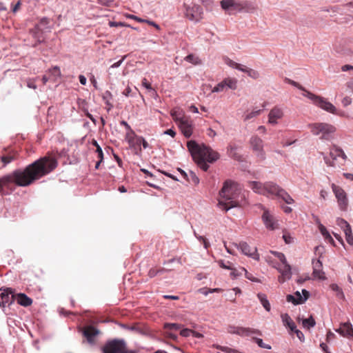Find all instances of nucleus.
<instances>
[{"mask_svg": "<svg viewBox=\"0 0 353 353\" xmlns=\"http://www.w3.org/2000/svg\"><path fill=\"white\" fill-rule=\"evenodd\" d=\"M226 63H227L229 66H230V67H232V68H236V69L237 65H238V64H239L238 63H236V62H234V61L230 60V59H228V60L226 61Z\"/></svg>", "mask_w": 353, "mask_h": 353, "instance_id": "338daca9", "label": "nucleus"}, {"mask_svg": "<svg viewBox=\"0 0 353 353\" xmlns=\"http://www.w3.org/2000/svg\"><path fill=\"white\" fill-rule=\"evenodd\" d=\"M313 273L312 276L315 279L323 280L325 279V273L322 271V263L320 260H314L312 261Z\"/></svg>", "mask_w": 353, "mask_h": 353, "instance_id": "aec40b11", "label": "nucleus"}, {"mask_svg": "<svg viewBox=\"0 0 353 353\" xmlns=\"http://www.w3.org/2000/svg\"><path fill=\"white\" fill-rule=\"evenodd\" d=\"M99 333V331L92 325L85 327L83 330V336L90 343H92L94 342V337L98 335Z\"/></svg>", "mask_w": 353, "mask_h": 353, "instance_id": "6ab92c4d", "label": "nucleus"}, {"mask_svg": "<svg viewBox=\"0 0 353 353\" xmlns=\"http://www.w3.org/2000/svg\"><path fill=\"white\" fill-rule=\"evenodd\" d=\"M278 190L274 191L272 193V195H276L280 198H281L286 203L292 204L294 203V199L290 196V195L286 192L283 189L280 188L277 185Z\"/></svg>", "mask_w": 353, "mask_h": 353, "instance_id": "393cba45", "label": "nucleus"}, {"mask_svg": "<svg viewBox=\"0 0 353 353\" xmlns=\"http://www.w3.org/2000/svg\"><path fill=\"white\" fill-rule=\"evenodd\" d=\"M261 112H262L261 110H253L251 112L248 113L245 116L244 120L245 121L250 120V119H252V118L259 115L261 113Z\"/></svg>", "mask_w": 353, "mask_h": 353, "instance_id": "79ce46f5", "label": "nucleus"}, {"mask_svg": "<svg viewBox=\"0 0 353 353\" xmlns=\"http://www.w3.org/2000/svg\"><path fill=\"white\" fill-rule=\"evenodd\" d=\"M332 189L337 199L339 208L343 211H346L348 207V199L345 192L334 183L332 184Z\"/></svg>", "mask_w": 353, "mask_h": 353, "instance_id": "9b49d317", "label": "nucleus"}, {"mask_svg": "<svg viewBox=\"0 0 353 353\" xmlns=\"http://www.w3.org/2000/svg\"><path fill=\"white\" fill-rule=\"evenodd\" d=\"M180 327H181L180 325L177 324V323H165L164 325V328L168 330H178L180 329Z\"/></svg>", "mask_w": 353, "mask_h": 353, "instance_id": "de8ad7c7", "label": "nucleus"}, {"mask_svg": "<svg viewBox=\"0 0 353 353\" xmlns=\"http://www.w3.org/2000/svg\"><path fill=\"white\" fill-rule=\"evenodd\" d=\"M136 137V134L133 130H128L125 134V140L128 142L129 145L132 146L134 144V139Z\"/></svg>", "mask_w": 353, "mask_h": 353, "instance_id": "473e14b6", "label": "nucleus"}, {"mask_svg": "<svg viewBox=\"0 0 353 353\" xmlns=\"http://www.w3.org/2000/svg\"><path fill=\"white\" fill-rule=\"evenodd\" d=\"M202 9L199 6H194L191 9H188L186 12L187 17L192 21H199L202 19Z\"/></svg>", "mask_w": 353, "mask_h": 353, "instance_id": "412c9836", "label": "nucleus"}, {"mask_svg": "<svg viewBox=\"0 0 353 353\" xmlns=\"http://www.w3.org/2000/svg\"><path fill=\"white\" fill-rule=\"evenodd\" d=\"M233 245L246 256L252 258L254 260L259 261V254L257 252L256 248H251L246 242L241 241L239 243H234Z\"/></svg>", "mask_w": 353, "mask_h": 353, "instance_id": "ddd939ff", "label": "nucleus"}, {"mask_svg": "<svg viewBox=\"0 0 353 353\" xmlns=\"http://www.w3.org/2000/svg\"><path fill=\"white\" fill-rule=\"evenodd\" d=\"M295 334H296V336L298 337V339L301 341H304L305 336H304L303 333L301 331H300L299 330H296Z\"/></svg>", "mask_w": 353, "mask_h": 353, "instance_id": "e2e57ef3", "label": "nucleus"}, {"mask_svg": "<svg viewBox=\"0 0 353 353\" xmlns=\"http://www.w3.org/2000/svg\"><path fill=\"white\" fill-rule=\"evenodd\" d=\"M196 238L202 242V243L203 244V246L205 249H208L210 246V243L208 242V239L204 237V236H196Z\"/></svg>", "mask_w": 353, "mask_h": 353, "instance_id": "603ef678", "label": "nucleus"}, {"mask_svg": "<svg viewBox=\"0 0 353 353\" xmlns=\"http://www.w3.org/2000/svg\"><path fill=\"white\" fill-rule=\"evenodd\" d=\"M243 10L248 12H252L256 10L255 6L248 1H242Z\"/></svg>", "mask_w": 353, "mask_h": 353, "instance_id": "c9c22d12", "label": "nucleus"}, {"mask_svg": "<svg viewBox=\"0 0 353 353\" xmlns=\"http://www.w3.org/2000/svg\"><path fill=\"white\" fill-rule=\"evenodd\" d=\"M311 132L314 135L321 134V139H330L336 131V128L325 123H317L310 125Z\"/></svg>", "mask_w": 353, "mask_h": 353, "instance_id": "0eeeda50", "label": "nucleus"}, {"mask_svg": "<svg viewBox=\"0 0 353 353\" xmlns=\"http://www.w3.org/2000/svg\"><path fill=\"white\" fill-rule=\"evenodd\" d=\"M351 103H352V99L350 97H345L342 100V104L345 107L350 105Z\"/></svg>", "mask_w": 353, "mask_h": 353, "instance_id": "052dcab7", "label": "nucleus"}, {"mask_svg": "<svg viewBox=\"0 0 353 353\" xmlns=\"http://www.w3.org/2000/svg\"><path fill=\"white\" fill-rule=\"evenodd\" d=\"M247 74L249 77L251 78H253L254 79H258L260 77L259 72L254 69L248 68V70L247 71Z\"/></svg>", "mask_w": 353, "mask_h": 353, "instance_id": "49530a36", "label": "nucleus"}, {"mask_svg": "<svg viewBox=\"0 0 353 353\" xmlns=\"http://www.w3.org/2000/svg\"><path fill=\"white\" fill-rule=\"evenodd\" d=\"M227 331L230 334H235L241 336H248L252 334L261 335V332L259 330L234 325L228 326V327L227 328Z\"/></svg>", "mask_w": 353, "mask_h": 353, "instance_id": "f8f14e48", "label": "nucleus"}, {"mask_svg": "<svg viewBox=\"0 0 353 353\" xmlns=\"http://www.w3.org/2000/svg\"><path fill=\"white\" fill-rule=\"evenodd\" d=\"M49 72L54 77H60L61 71L58 66H54L49 70Z\"/></svg>", "mask_w": 353, "mask_h": 353, "instance_id": "864d4df0", "label": "nucleus"}, {"mask_svg": "<svg viewBox=\"0 0 353 353\" xmlns=\"http://www.w3.org/2000/svg\"><path fill=\"white\" fill-rule=\"evenodd\" d=\"M142 85L145 87L148 90H154V89L152 88L151 84L148 81V80L144 78L141 81Z\"/></svg>", "mask_w": 353, "mask_h": 353, "instance_id": "6e6d98bb", "label": "nucleus"}, {"mask_svg": "<svg viewBox=\"0 0 353 353\" xmlns=\"http://www.w3.org/2000/svg\"><path fill=\"white\" fill-rule=\"evenodd\" d=\"M321 154L323 156V159L325 164L330 167L341 166L344 165L347 156L344 152L339 148L333 146L330 150V157L332 160L327 156L324 155L322 152Z\"/></svg>", "mask_w": 353, "mask_h": 353, "instance_id": "423d86ee", "label": "nucleus"}, {"mask_svg": "<svg viewBox=\"0 0 353 353\" xmlns=\"http://www.w3.org/2000/svg\"><path fill=\"white\" fill-rule=\"evenodd\" d=\"M183 135L188 138L192 134V122L189 117L183 119L178 124Z\"/></svg>", "mask_w": 353, "mask_h": 353, "instance_id": "f3484780", "label": "nucleus"}, {"mask_svg": "<svg viewBox=\"0 0 353 353\" xmlns=\"http://www.w3.org/2000/svg\"><path fill=\"white\" fill-rule=\"evenodd\" d=\"M284 113L281 108L274 106L269 112L268 123L271 125H276L278 121L283 117Z\"/></svg>", "mask_w": 353, "mask_h": 353, "instance_id": "dca6fc26", "label": "nucleus"}, {"mask_svg": "<svg viewBox=\"0 0 353 353\" xmlns=\"http://www.w3.org/2000/svg\"><path fill=\"white\" fill-rule=\"evenodd\" d=\"M310 276H309L308 275H301V276H299L297 280H296V283L298 285H302L305 283V281H309L310 280Z\"/></svg>", "mask_w": 353, "mask_h": 353, "instance_id": "09e8293b", "label": "nucleus"}, {"mask_svg": "<svg viewBox=\"0 0 353 353\" xmlns=\"http://www.w3.org/2000/svg\"><path fill=\"white\" fill-rule=\"evenodd\" d=\"M316 223L319 225V230L322 235H323L325 233H326V232H327L326 228L320 223L319 219H316Z\"/></svg>", "mask_w": 353, "mask_h": 353, "instance_id": "bf43d9fd", "label": "nucleus"}, {"mask_svg": "<svg viewBox=\"0 0 353 353\" xmlns=\"http://www.w3.org/2000/svg\"><path fill=\"white\" fill-rule=\"evenodd\" d=\"M278 190L274 191L272 193V195H276L280 198H281L286 203L292 204L294 203V199L290 196V195L286 192L283 189L280 188L277 185Z\"/></svg>", "mask_w": 353, "mask_h": 353, "instance_id": "b1692460", "label": "nucleus"}, {"mask_svg": "<svg viewBox=\"0 0 353 353\" xmlns=\"http://www.w3.org/2000/svg\"><path fill=\"white\" fill-rule=\"evenodd\" d=\"M250 145L252 152L260 160L265 159V152L263 149V141L257 135L252 136L250 139Z\"/></svg>", "mask_w": 353, "mask_h": 353, "instance_id": "1a4fd4ad", "label": "nucleus"}, {"mask_svg": "<svg viewBox=\"0 0 353 353\" xmlns=\"http://www.w3.org/2000/svg\"><path fill=\"white\" fill-rule=\"evenodd\" d=\"M252 339L253 341L256 343L257 345L261 348L268 349V350H270L272 348V347L270 345L264 343L261 339L256 338V337H252Z\"/></svg>", "mask_w": 353, "mask_h": 353, "instance_id": "58836bf2", "label": "nucleus"}, {"mask_svg": "<svg viewBox=\"0 0 353 353\" xmlns=\"http://www.w3.org/2000/svg\"><path fill=\"white\" fill-rule=\"evenodd\" d=\"M281 318L283 325L285 326L286 327H288L290 325H293V323H294L290 316V315L287 313L281 314Z\"/></svg>", "mask_w": 353, "mask_h": 353, "instance_id": "2f4dec72", "label": "nucleus"}, {"mask_svg": "<svg viewBox=\"0 0 353 353\" xmlns=\"http://www.w3.org/2000/svg\"><path fill=\"white\" fill-rule=\"evenodd\" d=\"M336 332L343 336L353 337V328L350 323H341Z\"/></svg>", "mask_w": 353, "mask_h": 353, "instance_id": "5701e85b", "label": "nucleus"}, {"mask_svg": "<svg viewBox=\"0 0 353 353\" xmlns=\"http://www.w3.org/2000/svg\"><path fill=\"white\" fill-rule=\"evenodd\" d=\"M12 288H0V297L3 303H7L14 295L12 294Z\"/></svg>", "mask_w": 353, "mask_h": 353, "instance_id": "bb28decb", "label": "nucleus"}, {"mask_svg": "<svg viewBox=\"0 0 353 353\" xmlns=\"http://www.w3.org/2000/svg\"><path fill=\"white\" fill-rule=\"evenodd\" d=\"M221 291L220 288H209V290H207V288H200L198 290V293L207 296L209 293L220 292Z\"/></svg>", "mask_w": 353, "mask_h": 353, "instance_id": "e433bc0d", "label": "nucleus"}, {"mask_svg": "<svg viewBox=\"0 0 353 353\" xmlns=\"http://www.w3.org/2000/svg\"><path fill=\"white\" fill-rule=\"evenodd\" d=\"M171 116L172 119L179 124L183 119H186L188 117L184 116L182 110L179 109H174L171 111Z\"/></svg>", "mask_w": 353, "mask_h": 353, "instance_id": "cd10ccee", "label": "nucleus"}, {"mask_svg": "<svg viewBox=\"0 0 353 353\" xmlns=\"http://www.w3.org/2000/svg\"><path fill=\"white\" fill-rule=\"evenodd\" d=\"M232 10L241 12L243 10L242 1L236 2L234 0V5L232 6Z\"/></svg>", "mask_w": 353, "mask_h": 353, "instance_id": "5fc2aeb1", "label": "nucleus"}, {"mask_svg": "<svg viewBox=\"0 0 353 353\" xmlns=\"http://www.w3.org/2000/svg\"><path fill=\"white\" fill-rule=\"evenodd\" d=\"M163 134H168V135H170L172 137H174L175 135H176V132L172 130V129H169V130H165Z\"/></svg>", "mask_w": 353, "mask_h": 353, "instance_id": "774afa93", "label": "nucleus"}, {"mask_svg": "<svg viewBox=\"0 0 353 353\" xmlns=\"http://www.w3.org/2000/svg\"><path fill=\"white\" fill-rule=\"evenodd\" d=\"M302 325L304 328L309 330L315 326L316 321L312 316H310L309 318L302 320Z\"/></svg>", "mask_w": 353, "mask_h": 353, "instance_id": "c85d7f7f", "label": "nucleus"}, {"mask_svg": "<svg viewBox=\"0 0 353 353\" xmlns=\"http://www.w3.org/2000/svg\"><path fill=\"white\" fill-rule=\"evenodd\" d=\"M285 81L303 91L305 92L303 95L310 99L314 105L319 106L327 112H331L332 114H337L336 112V108L334 105L330 102L327 101V99L321 96H318L310 92V91L305 90V88L303 87L300 83L292 79L285 78Z\"/></svg>", "mask_w": 353, "mask_h": 353, "instance_id": "20e7f679", "label": "nucleus"}, {"mask_svg": "<svg viewBox=\"0 0 353 353\" xmlns=\"http://www.w3.org/2000/svg\"><path fill=\"white\" fill-rule=\"evenodd\" d=\"M108 24L110 27H130V25L123 22L110 21Z\"/></svg>", "mask_w": 353, "mask_h": 353, "instance_id": "8fccbe9b", "label": "nucleus"}, {"mask_svg": "<svg viewBox=\"0 0 353 353\" xmlns=\"http://www.w3.org/2000/svg\"><path fill=\"white\" fill-rule=\"evenodd\" d=\"M57 161L50 156H45L26 166L18 169L0 178V194L6 195L15 189V186L26 187L44 176L57 166Z\"/></svg>", "mask_w": 353, "mask_h": 353, "instance_id": "f257e3e1", "label": "nucleus"}, {"mask_svg": "<svg viewBox=\"0 0 353 353\" xmlns=\"http://www.w3.org/2000/svg\"><path fill=\"white\" fill-rule=\"evenodd\" d=\"M14 297L17 303L23 307H28L32 303V299L23 293H18L14 295Z\"/></svg>", "mask_w": 353, "mask_h": 353, "instance_id": "a878e982", "label": "nucleus"}, {"mask_svg": "<svg viewBox=\"0 0 353 353\" xmlns=\"http://www.w3.org/2000/svg\"><path fill=\"white\" fill-rule=\"evenodd\" d=\"M310 296V293L305 289H303L302 294L297 291L293 294H288L286 296L288 302H291L294 305H299L303 303Z\"/></svg>", "mask_w": 353, "mask_h": 353, "instance_id": "4468645a", "label": "nucleus"}, {"mask_svg": "<svg viewBox=\"0 0 353 353\" xmlns=\"http://www.w3.org/2000/svg\"><path fill=\"white\" fill-rule=\"evenodd\" d=\"M185 60L190 63H193L194 65H197V64L201 63V60L199 59V57H197L192 54L185 57Z\"/></svg>", "mask_w": 353, "mask_h": 353, "instance_id": "4c0bfd02", "label": "nucleus"}, {"mask_svg": "<svg viewBox=\"0 0 353 353\" xmlns=\"http://www.w3.org/2000/svg\"><path fill=\"white\" fill-rule=\"evenodd\" d=\"M239 149V146L236 143L230 142L227 147V154L230 157L240 161L241 156L238 152Z\"/></svg>", "mask_w": 353, "mask_h": 353, "instance_id": "4be33fe9", "label": "nucleus"}, {"mask_svg": "<svg viewBox=\"0 0 353 353\" xmlns=\"http://www.w3.org/2000/svg\"><path fill=\"white\" fill-rule=\"evenodd\" d=\"M125 17L128 19H134L140 23L145 22V19H141L135 15H133V14H125Z\"/></svg>", "mask_w": 353, "mask_h": 353, "instance_id": "4d7b16f0", "label": "nucleus"}, {"mask_svg": "<svg viewBox=\"0 0 353 353\" xmlns=\"http://www.w3.org/2000/svg\"><path fill=\"white\" fill-rule=\"evenodd\" d=\"M187 147L193 160L203 171L206 172L209 168L207 162L213 163L219 159L217 152L204 144L200 145L195 141H188Z\"/></svg>", "mask_w": 353, "mask_h": 353, "instance_id": "f03ea898", "label": "nucleus"}, {"mask_svg": "<svg viewBox=\"0 0 353 353\" xmlns=\"http://www.w3.org/2000/svg\"><path fill=\"white\" fill-rule=\"evenodd\" d=\"M272 254H273L275 256L278 258V259L281 261V264H277L270 256H265V261L272 267L276 268L280 272L281 275L279 276V281L281 283H284L285 281L288 280L291 277V267L288 263L287 260L285 259V255L276 251H270Z\"/></svg>", "mask_w": 353, "mask_h": 353, "instance_id": "39448f33", "label": "nucleus"}, {"mask_svg": "<svg viewBox=\"0 0 353 353\" xmlns=\"http://www.w3.org/2000/svg\"><path fill=\"white\" fill-rule=\"evenodd\" d=\"M187 180L194 185H197L199 183V177L193 172H190V178H187Z\"/></svg>", "mask_w": 353, "mask_h": 353, "instance_id": "c03bdc74", "label": "nucleus"}, {"mask_svg": "<svg viewBox=\"0 0 353 353\" xmlns=\"http://www.w3.org/2000/svg\"><path fill=\"white\" fill-rule=\"evenodd\" d=\"M192 330L185 328V329L182 330L181 331L180 334L182 336L187 337V336L192 335Z\"/></svg>", "mask_w": 353, "mask_h": 353, "instance_id": "13d9d810", "label": "nucleus"}, {"mask_svg": "<svg viewBox=\"0 0 353 353\" xmlns=\"http://www.w3.org/2000/svg\"><path fill=\"white\" fill-rule=\"evenodd\" d=\"M137 140L139 141V142L142 143V145H143V148L145 149V148H147L148 147V143L145 140L144 138H143V137H138Z\"/></svg>", "mask_w": 353, "mask_h": 353, "instance_id": "0e129e2a", "label": "nucleus"}, {"mask_svg": "<svg viewBox=\"0 0 353 353\" xmlns=\"http://www.w3.org/2000/svg\"><path fill=\"white\" fill-rule=\"evenodd\" d=\"M221 5L222 8L224 10L232 9V6L234 5V0H222L221 1Z\"/></svg>", "mask_w": 353, "mask_h": 353, "instance_id": "ea45409f", "label": "nucleus"}, {"mask_svg": "<svg viewBox=\"0 0 353 353\" xmlns=\"http://www.w3.org/2000/svg\"><path fill=\"white\" fill-rule=\"evenodd\" d=\"M96 152L98 154V158L100 159H103V153L101 148L99 145H97V149H96Z\"/></svg>", "mask_w": 353, "mask_h": 353, "instance_id": "69168bd1", "label": "nucleus"}, {"mask_svg": "<svg viewBox=\"0 0 353 353\" xmlns=\"http://www.w3.org/2000/svg\"><path fill=\"white\" fill-rule=\"evenodd\" d=\"M221 351L225 353H239V352L236 350L232 349L228 347H225V348H221Z\"/></svg>", "mask_w": 353, "mask_h": 353, "instance_id": "680f3d73", "label": "nucleus"}, {"mask_svg": "<svg viewBox=\"0 0 353 353\" xmlns=\"http://www.w3.org/2000/svg\"><path fill=\"white\" fill-rule=\"evenodd\" d=\"M262 219L267 228L270 230H274L278 228L277 221L274 220V216L268 210H264L262 215Z\"/></svg>", "mask_w": 353, "mask_h": 353, "instance_id": "a211bd4d", "label": "nucleus"}, {"mask_svg": "<svg viewBox=\"0 0 353 353\" xmlns=\"http://www.w3.org/2000/svg\"><path fill=\"white\" fill-rule=\"evenodd\" d=\"M241 271L244 272L245 277L254 282L261 283L260 279L255 277L252 273L248 272L245 268H241Z\"/></svg>", "mask_w": 353, "mask_h": 353, "instance_id": "a19ab883", "label": "nucleus"}, {"mask_svg": "<svg viewBox=\"0 0 353 353\" xmlns=\"http://www.w3.org/2000/svg\"><path fill=\"white\" fill-rule=\"evenodd\" d=\"M224 83L227 88L235 90L237 88V80L235 78H226L224 80Z\"/></svg>", "mask_w": 353, "mask_h": 353, "instance_id": "c756f323", "label": "nucleus"}, {"mask_svg": "<svg viewBox=\"0 0 353 353\" xmlns=\"http://www.w3.org/2000/svg\"><path fill=\"white\" fill-rule=\"evenodd\" d=\"M123 340L114 339L108 341L102 347L103 353H123L125 348Z\"/></svg>", "mask_w": 353, "mask_h": 353, "instance_id": "9d476101", "label": "nucleus"}, {"mask_svg": "<svg viewBox=\"0 0 353 353\" xmlns=\"http://www.w3.org/2000/svg\"><path fill=\"white\" fill-rule=\"evenodd\" d=\"M18 152L17 150L12 148H3L1 151V161L3 164V166L9 164L12 161L16 160L18 158Z\"/></svg>", "mask_w": 353, "mask_h": 353, "instance_id": "2eb2a0df", "label": "nucleus"}, {"mask_svg": "<svg viewBox=\"0 0 353 353\" xmlns=\"http://www.w3.org/2000/svg\"><path fill=\"white\" fill-rule=\"evenodd\" d=\"M344 231L346 241L351 245H353V235L351 227L346 228Z\"/></svg>", "mask_w": 353, "mask_h": 353, "instance_id": "f704fd0d", "label": "nucleus"}, {"mask_svg": "<svg viewBox=\"0 0 353 353\" xmlns=\"http://www.w3.org/2000/svg\"><path fill=\"white\" fill-rule=\"evenodd\" d=\"M226 88H227L226 85L224 83V81L223 80L221 82L218 83L215 87H214V88L212 89V92H222V91H223Z\"/></svg>", "mask_w": 353, "mask_h": 353, "instance_id": "37998d69", "label": "nucleus"}, {"mask_svg": "<svg viewBox=\"0 0 353 353\" xmlns=\"http://www.w3.org/2000/svg\"><path fill=\"white\" fill-rule=\"evenodd\" d=\"M257 296H258V298L259 299L262 305L265 309V310H267L268 312L270 311V309H271L270 304L268 300L267 299L266 296L263 294H258Z\"/></svg>", "mask_w": 353, "mask_h": 353, "instance_id": "7c9ffc66", "label": "nucleus"}, {"mask_svg": "<svg viewBox=\"0 0 353 353\" xmlns=\"http://www.w3.org/2000/svg\"><path fill=\"white\" fill-rule=\"evenodd\" d=\"M167 270L165 269V268H157V267H155V268H151L148 272V275L150 276V277H154L159 274H161L164 272H165Z\"/></svg>", "mask_w": 353, "mask_h": 353, "instance_id": "72a5a7b5", "label": "nucleus"}, {"mask_svg": "<svg viewBox=\"0 0 353 353\" xmlns=\"http://www.w3.org/2000/svg\"><path fill=\"white\" fill-rule=\"evenodd\" d=\"M248 187L254 192L266 196L272 195V193L278 190L277 185L271 181L264 183L259 181H249Z\"/></svg>", "mask_w": 353, "mask_h": 353, "instance_id": "6e6552de", "label": "nucleus"}, {"mask_svg": "<svg viewBox=\"0 0 353 353\" xmlns=\"http://www.w3.org/2000/svg\"><path fill=\"white\" fill-rule=\"evenodd\" d=\"M239 190L238 183L230 180L226 181L219 193L220 199L218 203L219 208L227 212L230 208L237 206Z\"/></svg>", "mask_w": 353, "mask_h": 353, "instance_id": "7ed1b4c3", "label": "nucleus"}, {"mask_svg": "<svg viewBox=\"0 0 353 353\" xmlns=\"http://www.w3.org/2000/svg\"><path fill=\"white\" fill-rule=\"evenodd\" d=\"M337 225L340 226L343 230L350 227V224L343 219H338Z\"/></svg>", "mask_w": 353, "mask_h": 353, "instance_id": "a18cd8bd", "label": "nucleus"}, {"mask_svg": "<svg viewBox=\"0 0 353 353\" xmlns=\"http://www.w3.org/2000/svg\"><path fill=\"white\" fill-rule=\"evenodd\" d=\"M332 290L334 292L335 295L338 299H344L345 296L341 290V288H332Z\"/></svg>", "mask_w": 353, "mask_h": 353, "instance_id": "3c124183", "label": "nucleus"}]
</instances>
